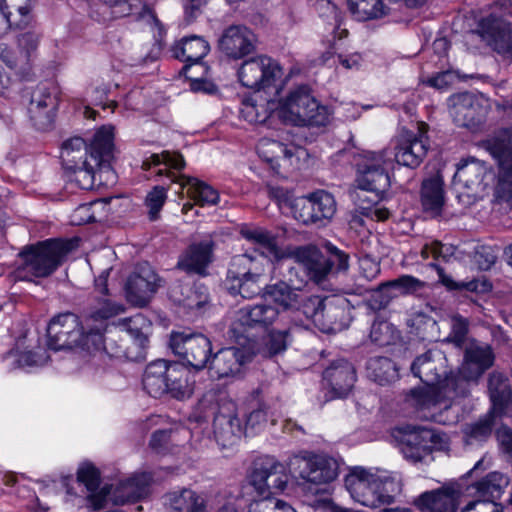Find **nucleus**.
<instances>
[{
  "label": "nucleus",
  "instance_id": "54",
  "mask_svg": "<svg viewBox=\"0 0 512 512\" xmlns=\"http://www.w3.org/2000/svg\"><path fill=\"white\" fill-rule=\"evenodd\" d=\"M465 254L472 258L480 270H489L496 262L495 249L487 245L472 244L464 247Z\"/></svg>",
  "mask_w": 512,
  "mask_h": 512
},
{
  "label": "nucleus",
  "instance_id": "13",
  "mask_svg": "<svg viewBox=\"0 0 512 512\" xmlns=\"http://www.w3.org/2000/svg\"><path fill=\"white\" fill-rule=\"evenodd\" d=\"M152 481L153 476L149 472L135 474L121 482L112 495L107 487H104L98 494H92L90 502L96 510L105 508L108 500H112L116 505L136 502L149 495Z\"/></svg>",
  "mask_w": 512,
  "mask_h": 512
},
{
  "label": "nucleus",
  "instance_id": "1",
  "mask_svg": "<svg viewBox=\"0 0 512 512\" xmlns=\"http://www.w3.org/2000/svg\"><path fill=\"white\" fill-rule=\"evenodd\" d=\"M494 353L489 345H474L466 349L465 361L457 373H450L445 384L438 390H413L409 400L429 421L450 425L457 421L452 409L457 398L469 396L471 386L494 363Z\"/></svg>",
  "mask_w": 512,
  "mask_h": 512
},
{
  "label": "nucleus",
  "instance_id": "32",
  "mask_svg": "<svg viewBox=\"0 0 512 512\" xmlns=\"http://www.w3.org/2000/svg\"><path fill=\"white\" fill-rule=\"evenodd\" d=\"M29 0H0V37L11 27L24 28L30 23Z\"/></svg>",
  "mask_w": 512,
  "mask_h": 512
},
{
  "label": "nucleus",
  "instance_id": "38",
  "mask_svg": "<svg viewBox=\"0 0 512 512\" xmlns=\"http://www.w3.org/2000/svg\"><path fill=\"white\" fill-rule=\"evenodd\" d=\"M421 205L425 213L431 217L441 214L444 205L443 180L439 175L422 182Z\"/></svg>",
  "mask_w": 512,
  "mask_h": 512
},
{
  "label": "nucleus",
  "instance_id": "46",
  "mask_svg": "<svg viewBox=\"0 0 512 512\" xmlns=\"http://www.w3.org/2000/svg\"><path fill=\"white\" fill-rule=\"evenodd\" d=\"M348 5L359 21L380 18L388 13V8L382 0H348Z\"/></svg>",
  "mask_w": 512,
  "mask_h": 512
},
{
  "label": "nucleus",
  "instance_id": "5",
  "mask_svg": "<svg viewBox=\"0 0 512 512\" xmlns=\"http://www.w3.org/2000/svg\"><path fill=\"white\" fill-rule=\"evenodd\" d=\"M113 128L103 126L95 133L90 144V160L88 165L66 169L70 172L69 181L83 190L94 187L96 175L100 182H113L115 174L111 166L113 159Z\"/></svg>",
  "mask_w": 512,
  "mask_h": 512
},
{
  "label": "nucleus",
  "instance_id": "30",
  "mask_svg": "<svg viewBox=\"0 0 512 512\" xmlns=\"http://www.w3.org/2000/svg\"><path fill=\"white\" fill-rule=\"evenodd\" d=\"M425 287V282L411 275H401L396 279L382 282L372 289V300L378 308L386 307L395 296L390 291H398L402 295L415 294Z\"/></svg>",
  "mask_w": 512,
  "mask_h": 512
},
{
  "label": "nucleus",
  "instance_id": "19",
  "mask_svg": "<svg viewBox=\"0 0 512 512\" xmlns=\"http://www.w3.org/2000/svg\"><path fill=\"white\" fill-rule=\"evenodd\" d=\"M158 280L157 274L148 263L138 264L125 284L128 302L137 307L146 306L157 291Z\"/></svg>",
  "mask_w": 512,
  "mask_h": 512
},
{
  "label": "nucleus",
  "instance_id": "59",
  "mask_svg": "<svg viewBox=\"0 0 512 512\" xmlns=\"http://www.w3.org/2000/svg\"><path fill=\"white\" fill-rule=\"evenodd\" d=\"M335 57L340 65L347 70L359 69L362 56L359 53H336V51H327L321 57V63L327 64L331 58Z\"/></svg>",
  "mask_w": 512,
  "mask_h": 512
},
{
  "label": "nucleus",
  "instance_id": "63",
  "mask_svg": "<svg viewBox=\"0 0 512 512\" xmlns=\"http://www.w3.org/2000/svg\"><path fill=\"white\" fill-rule=\"evenodd\" d=\"M39 34L34 30L21 33L18 36V48L22 55L28 56V64L30 65L31 56L36 51L39 44Z\"/></svg>",
  "mask_w": 512,
  "mask_h": 512
},
{
  "label": "nucleus",
  "instance_id": "39",
  "mask_svg": "<svg viewBox=\"0 0 512 512\" xmlns=\"http://www.w3.org/2000/svg\"><path fill=\"white\" fill-rule=\"evenodd\" d=\"M169 365V361L158 359L151 362L145 369L143 387L154 398L161 397L167 392Z\"/></svg>",
  "mask_w": 512,
  "mask_h": 512
},
{
  "label": "nucleus",
  "instance_id": "57",
  "mask_svg": "<svg viewBox=\"0 0 512 512\" xmlns=\"http://www.w3.org/2000/svg\"><path fill=\"white\" fill-rule=\"evenodd\" d=\"M324 304V299L320 296H309L305 299H301L299 296V304L295 309L303 313L307 319H310L316 326L321 320V310Z\"/></svg>",
  "mask_w": 512,
  "mask_h": 512
},
{
  "label": "nucleus",
  "instance_id": "7",
  "mask_svg": "<svg viewBox=\"0 0 512 512\" xmlns=\"http://www.w3.org/2000/svg\"><path fill=\"white\" fill-rule=\"evenodd\" d=\"M195 414L199 422L213 417L214 435L223 447L236 444L245 434L237 406L232 400L221 398L216 401L214 395H206L199 401Z\"/></svg>",
  "mask_w": 512,
  "mask_h": 512
},
{
  "label": "nucleus",
  "instance_id": "22",
  "mask_svg": "<svg viewBox=\"0 0 512 512\" xmlns=\"http://www.w3.org/2000/svg\"><path fill=\"white\" fill-rule=\"evenodd\" d=\"M256 41V35L246 26L232 25L223 31L218 47L229 58L241 59L255 50Z\"/></svg>",
  "mask_w": 512,
  "mask_h": 512
},
{
  "label": "nucleus",
  "instance_id": "35",
  "mask_svg": "<svg viewBox=\"0 0 512 512\" xmlns=\"http://www.w3.org/2000/svg\"><path fill=\"white\" fill-rule=\"evenodd\" d=\"M163 499L168 512H207L204 498L188 488L168 492Z\"/></svg>",
  "mask_w": 512,
  "mask_h": 512
},
{
  "label": "nucleus",
  "instance_id": "16",
  "mask_svg": "<svg viewBox=\"0 0 512 512\" xmlns=\"http://www.w3.org/2000/svg\"><path fill=\"white\" fill-rule=\"evenodd\" d=\"M281 76L282 69L278 62L266 55L245 60L238 70L241 84L257 91L274 86Z\"/></svg>",
  "mask_w": 512,
  "mask_h": 512
},
{
  "label": "nucleus",
  "instance_id": "52",
  "mask_svg": "<svg viewBox=\"0 0 512 512\" xmlns=\"http://www.w3.org/2000/svg\"><path fill=\"white\" fill-rule=\"evenodd\" d=\"M257 153L269 163H274L281 158L289 159L293 156L292 151L284 144L268 138H263L258 142Z\"/></svg>",
  "mask_w": 512,
  "mask_h": 512
},
{
  "label": "nucleus",
  "instance_id": "40",
  "mask_svg": "<svg viewBox=\"0 0 512 512\" xmlns=\"http://www.w3.org/2000/svg\"><path fill=\"white\" fill-rule=\"evenodd\" d=\"M123 327L133 341L136 350L135 355H131L135 360L145 358V350L148 343V331L150 330V321L142 314L138 313L133 317L123 320Z\"/></svg>",
  "mask_w": 512,
  "mask_h": 512
},
{
  "label": "nucleus",
  "instance_id": "8",
  "mask_svg": "<svg viewBox=\"0 0 512 512\" xmlns=\"http://www.w3.org/2000/svg\"><path fill=\"white\" fill-rule=\"evenodd\" d=\"M391 164L385 150L360 154L355 160L357 187L374 194L376 201L382 200L391 185L388 173Z\"/></svg>",
  "mask_w": 512,
  "mask_h": 512
},
{
  "label": "nucleus",
  "instance_id": "4",
  "mask_svg": "<svg viewBox=\"0 0 512 512\" xmlns=\"http://www.w3.org/2000/svg\"><path fill=\"white\" fill-rule=\"evenodd\" d=\"M74 248L73 240L47 239L25 246L18 254L15 275L19 280L33 281L53 274Z\"/></svg>",
  "mask_w": 512,
  "mask_h": 512
},
{
  "label": "nucleus",
  "instance_id": "53",
  "mask_svg": "<svg viewBox=\"0 0 512 512\" xmlns=\"http://www.w3.org/2000/svg\"><path fill=\"white\" fill-rule=\"evenodd\" d=\"M170 297L174 302L188 308H200L205 302V297L200 296L198 292L188 284H174L170 288Z\"/></svg>",
  "mask_w": 512,
  "mask_h": 512
},
{
  "label": "nucleus",
  "instance_id": "49",
  "mask_svg": "<svg viewBox=\"0 0 512 512\" xmlns=\"http://www.w3.org/2000/svg\"><path fill=\"white\" fill-rule=\"evenodd\" d=\"M320 253L319 249L313 245L294 248L291 255L298 263V266L291 267L288 271L289 275L295 276L298 279L301 277L306 279L307 268L318 259Z\"/></svg>",
  "mask_w": 512,
  "mask_h": 512
},
{
  "label": "nucleus",
  "instance_id": "47",
  "mask_svg": "<svg viewBox=\"0 0 512 512\" xmlns=\"http://www.w3.org/2000/svg\"><path fill=\"white\" fill-rule=\"evenodd\" d=\"M263 388L258 387L253 391V397L259 401L257 408L253 409L246 418L244 428L245 434H255L261 431L269 419V406L263 402L261 395Z\"/></svg>",
  "mask_w": 512,
  "mask_h": 512
},
{
  "label": "nucleus",
  "instance_id": "12",
  "mask_svg": "<svg viewBox=\"0 0 512 512\" xmlns=\"http://www.w3.org/2000/svg\"><path fill=\"white\" fill-rule=\"evenodd\" d=\"M169 347L176 356L196 370L207 367L212 357V343L201 333L172 332Z\"/></svg>",
  "mask_w": 512,
  "mask_h": 512
},
{
  "label": "nucleus",
  "instance_id": "11",
  "mask_svg": "<svg viewBox=\"0 0 512 512\" xmlns=\"http://www.w3.org/2000/svg\"><path fill=\"white\" fill-rule=\"evenodd\" d=\"M487 150L497 161L494 196L498 202H512V131L504 130L487 141Z\"/></svg>",
  "mask_w": 512,
  "mask_h": 512
},
{
  "label": "nucleus",
  "instance_id": "31",
  "mask_svg": "<svg viewBox=\"0 0 512 512\" xmlns=\"http://www.w3.org/2000/svg\"><path fill=\"white\" fill-rule=\"evenodd\" d=\"M164 173H166L171 182L178 183L182 188H186L187 194L198 204L204 206L216 205L218 203V192L208 184L190 176L176 175L166 169H158L156 172L159 176L164 175Z\"/></svg>",
  "mask_w": 512,
  "mask_h": 512
},
{
  "label": "nucleus",
  "instance_id": "25",
  "mask_svg": "<svg viewBox=\"0 0 512 512\" xmlns=\"http://www.w3.org/2000/svg\"><path fill=\"white\" fill-rule=\"evenodd\" d=\"M213 249L211 240L192 243L180 254L176 267L190 275L205 276L213 259Z\"/></svg>",
  "mask_w": 512,
  "mask_h": 512
},
{
  "label": "nucleus",
  "instance_id": "33",
  "mask_svg": "<svg viewBox=\"0 0 512 512\" xmlns=\"http://www.w3.org/2000/svg\"><path fill=\"white\" fill-rule=\"evenodd\" d=\"M210 51V45L203 37L190 35L183 37L171 47L174 58L185 62L183 69L199 64Z\"/></svg>",
  "mask_w": 512,
  "mask_h": 512
},
{
  "label": "nucleus",
  "instance_id": "28",
  "mask_svg": "<svg viewBox=\"0 0 512 512\" xmlns=\"http://www.w3.org/2000/svg\"><path fill=\"white\" fill-rule=\"evenodd\" d=\"M323 381L335 397H346L356 381L354 366L345 359L333 361L323 372Z\"/></svg>",
  "mask_w": 512,
  "mask_h": 512
},
{
  "label": "nucleus",
  "instance_id": "2",
  "mask_svg": "<svg viewBox=\"0 0 512 512\" xmlns=\"http://www.w3.org/2000/svg\"><path fill=\"white\" fill-rule=\"evenodd\" d=\"M241 235L257 245L260 253L234 256L229 264L225 286L231 294L250 299L261 294V281L265 275L267 258L279 259L282 251L276 236L263 228H242Z\"/></svg>",
  "mask_w": 512,
  "mask_h": 512
},
{
  "label": "nucleus",
  "instance_id": "58",
  "mask_svg": "<svg viewBox=\"0 0 512 512\" xmlns=\"http://www.w3.org/2000/svg\"><path fill=\"white\" fill-rule=\"evenodd\" d=\"M284 465L274 459V466L269 471L267 481V498L272 494L283 492L288 484V476L285 473Z\"/></svg>",
  "mask_w": 512,
  "mask_h": 512
},
{
  "label": "nucleus",
  "instance_id": "3",
  "mask_svg": "<svg viewBox=\"0 0 512 512\" xmlns=\"http://www.w3.org/2000/svg\"><path fill=\"white\" fill-rule=\"evenodd\" d=\"M345 486L351 497L366 507L389 505L402 491V477L398 472L372 473L355 467L345 477Z\"/></svg>",
  "mask_w": 512,
  "mask_h": 512
},
{
  "label": "nucleus",
  "instance_id": "41",
  "mask_svg": "<svg viewBox=\"0 0 512 512\" xmlns=\"http://www.w3.org/2000/svg\"><path fill=\"white\" fill-rule=\"evenodd\" d=\"M167 392L173 398L183 400L193 394V383L189 381L187 369L178 362H170L167 376Z\"/></svg>",
  "mask_w": 512,
  "mask_h": 512
},
{
  "label": "nucleus",
  "instance_id": "45",
  "mask_svg": "<svg viewBox=\"0 0 512 512\" xmlns=\"http://www.w3.org/2000/svg\"><path fill=\"white\" fill-rule=\"evenodd\" d=\"M494 416L487 414L479 420L467 423L462 429L463 440L467 445L485 442L492 434Z\"/></svg>",
  "mask_w": 512,
  "mask_h": 512
},
{
  "label": "nucleus",
  "instance_id": "55",
  "mask_svg": "<svg viewBox=\"0 0 512 512\" xmlns=\"http://www.w3.org/2000/svg\"><path fill=\"white\" fill-rule=\"evenodd\" d=\"M161 164L175 170H182L186 166L182 154L178 152L163 151L161 154H151L146 158L142 163V168L144 170H148Z\"/></svg>",
  "mask_w": 512,
  "mask_h": 512
},
{
  "label": "nucleus",
  "instance_id": "50",
  "mask_svg": "<svg viewBox=\"0 0 512 512\" xmlns=\"http://www.w3.org/2000/svg\"><path fill=\"white\" fill-rule=\"evenodd\" d=\"M274 466L273 458H264L254 462L252 471L249 475V484L255 489L262 499H267V481L269 471Z\"/></svg>",
  "mask_w": 512,
  "mask_h": 512
},
{
  "label": "nucleus",
  "instance_id": "61",
  "mask_svg": "<svg viewBox=\"0 0 512 512\" xmlns=\"http://www.w3.org/2000/svg\"><path fill=\"white\" fill-rule=\"evenodd\" d=\"M166 198V189L162 186H156L148 193L145 203L149 208V216L151 220L157 219Z\"/></svg>",
  "mask_w": 512,
  "mask_h": 512
},
{
  "label": "nucleus",
  "instance_id": "62",
  "mask_svg": "<svg viewBox=\"0 0 512 512\" xmlns=\"http://www.w3.org/2000/svg\"><path fill=\"white\" fill-rule=\"evenodd\" d=\"M77 479L86 486L88 491L94 492L100 484V473L92 464H84L78 470Z\"/></svg>",
  "mask_w": 512,
  "mask_h": 512
},
{
  "label": "nucleus",
  "instance_id": "43",
  "mask_svg": "<svg viewBox=\"0 0 512 512\" xmlns=\"http://www.w3.org/2000/svg\"><path fill=\"white\" fill-rule=\"evenodd\" d=\"M60 158L64 169L75 168L79 164L88 165L90 146L81 137H73L62 144Z\"/></svg>",
  "mask_w": 512,
  "mask_h": 512
},
{
  "label": "nucleus",
  "instance_id": "24",
  "mask_svg": "<svg viewBox=\"0 0 512 512\" xmlns=\"http://www.w3.org/2000/svg\"><path fill=\"white\" fill-rule=\"evenodd\" d=\"M250 353L238 347H226L218 350L209 362V369L218 379L236 377L250 362Z\"/></svg>",
  "mask_w": 512,
  "mask_h": 512
},
{
  "label": "nucleus",
  "instance_id": "9",
  "mask_svg": "<svg viewBox=\"0 0 512 512\" xmlns=\"http://www.w3.org/2000/svg\"><path fill=\"white\" fill-rule=\"evenodd\" d=\"M281 115L297 126H325L329 111L310 94L307 86L292 90L281 104Z\"/></svg>",
  "mask_w": 512,
  "mask_h": 512
},
{
  "label": "nucleus",
  "instance_id": "18",
  "mask_svg": "<svg viewBox=\"0 0 512 512\" xmlns=\"http://www.w3.org/2000/svg\"><path fill=\"white\" fill-rule=\"evenodd\" d=\"M291 207L295 218L309 224L331 219L336 211V202L332 194L318 190L294 199Z\"/></svg>",
  "mask_w": 512,
  "mask_h": 512
},
{
  "label": "nucleus",
  "instance_id": "29",
  "mask_svg": "<svg viewBox=\"0 0 512 512\" xmlns=\"http://www.w3.org/2000/svg\"><path fill=\"white\" fill-rule=\"evenodd\" d=\"M294 276L289 275V283L286 281H278L274 284L265 285L261 287V292L265 297L270 298L275 304L283 309V314L288 310L295 309L299 304L298 290L306 283V279L293 278Z\"/></svg>",
  "mask_w": 512,
  "mask_h": 512
},
{
  "label": "nucleus",
  "instance_id": "20",
  "mask_svg": "<svg viewBox=\"0 0 512 512\" xmlns=\"http://www.w3.org/2000/svg\"><path fill=\"white\" fill-rule=\"evenodd\" d=\"M429 149L426 132L418 127L417 132L403 131L395 148V161L403 166L415 169L424 160Z\"/></svg>",
  "mask_w": 512,
  "mask_h": 512
},
{
  "label": "nucleus",
  "instance_id": "37",
  "mask_svg": "<svg viewBox=\"0 0 512 512\" xmlns=\"http://www.w3.org/2000/svg\"><path fill=\"white\" fill-rule=\"evenodd\" d=\"M346 300L343 298H325L321 310V320L317 326L326 333L341 330L346 320Z\"/></svg>",
  "mask_w": 512,
  "mask_h": 512
},
{
  "label": "nucleus",
  "instance_id": "36",
  "mask_svg": "<svg viewBox=\"0 0 512 512\" xmlns=\"http://www.w3.org/2000/svg\"><path fill=\"white\" fill-rule=\"evenodd\" d=\"M488 170L489 168L484 161L471 157L457 165L454 181L462 184L467 189L477 190L483 185Z\"/></svg>",
  "mask_w": 512,
  "mask_h": 512
},
{
  "label": "nucleus",
  "instance_id": "6",
  "mask_svg": "<svg viewBox=\"0 0 512 512\" xmlns=\"http://www.w3.org/2000/svg\"><path fill=\"white\" fill-rule=\"evenodd\" d=\"M47 345L54 351L81 347L90 350L100 348L103 344L102 328H90L86 322L83 325L79 317L71 312L55 316L47 327Z\"/></svg>",
  "mask_w": 512,
  "mask_h": 512
},
{
  "label": "nucleus",
  "instance_id": "23",
  "mask_svg": "<svg viewBox=\"0 0 512 512\" xmlns=\"http://www.w3.org/2000/svg\"><path fill=\"white\" fill-rule=\"evenodd\" d=\"M479 31L488 44L504 59H512V28L510 23L489 16L479 22Z\"/></svg>",
  "mask_w": 512,
  "mask_h": 512
},
{
  "label": "nucleus",
  "instance_id": "42",
  "mask_svg": "<svg viewBox=\"0 0 512 512\" xmlns=\"http://www.w3.org/2000/svg\"><path fill=\"white\" fill-rule=\"evenodd\" d=\"M366 371L368 378L381 386L394 383L399 378L396 363L388 357H371L367 361Z\"/></svg>",
  "mask_w": 512,
  "mask_h": 512
},
{
  "label": "nucleus",
  "instance_id": "64",
  "mask_svg": "<svg viewBox=\"0 0 512 512\" xmlns=\"http://www.w3.org/2000/svg\"><path fill=\"white\" fill-rule=\"evenodd\" d=\"M329 256L327 259L331 261V268L337 272L346 271L349 267V256L344 251L338 249L332 244L326 245Z\"/></svg>",
  "mask_w": 512,
  "mask_h": 512
},
{
  "label": "nucleus",
  "instance_id": "56",
  "mask_svg": "<svg viewBox=\"0 0 512 512\" xmlns=\"http://www.w3.org/2000/svg\"><path fill=\"white\" fill-rule=\"evenodd\" d=\"M0 61L10 69L25 72L29 68L28 56L22 55L5 43H0Z\"/></svg>",
  "mask_w": 512,
  "mask_h": 512
},
{
  "label": "nucleus",
  "instance_id": "17",
  "mask_svg": "<svg viewBox=\"0 0 512 512\" xmlns=\"http://www.w3.org/2000/svg\"><path fill=\"white\" fill-rule=\"evenodd\" d=\"M58 107V88L51 82L40 83L31 92L28 113L38 130L48 129Z\"/></svg>",
  "mask_w": 512,
  "mask_h": 512
},
{
  "label": "nucleus",
  "instance_id": "27",
  "mask_svg": "<svg viewBox=\"0 0 512 512\" xmlns=\"http://www.w3.org/2000/svg\"><path fill=\"white\" fill-rule=\"evenodd\" d=\"M450 115L459 127L474 128L482 122V107L478 99L469 92L451 97Z\"/></svg>",
  "mask_w": 512,
  "mask_h": 512
},
{
  "label": "nucleus",
  "instance_id": "14",
  "mask_svg": "<svg viewBox=\"0 0 512 512\" xmlns=\"http://www.w3.org/2000/svg\"><path fill=\"white\" fill-rule=\"evenodd\" d=\"M445 357L440 351L428 350L424 354L415 358L411 364V372L418 377L426 387L411 389L406 395V402L415 408L419 416L427 420L422 412L409 400L413 390H438L445 384L446 379L450 376L446 374L444 367Z\"/></svg>",
  "mask_w": 512,
  "mask_h": 512
},
{
  "label": "nucleus",
  "instance_id": "21",
  "mask_svg": "<svg viewBox=\"0 0 512 512\" xmlns=\"http://www.w3.org/2000/svg\"><path fill=\"white\" fill-rule=\"evenodd\" d=\"M284 320V314L275 306L267 303L246 305L236 311L235 324L247 329L268 331L272 326Z\"/></svg>",
  "mask_w": 512,
  "mask_h": 512
},
{
  "label": "nucleus",
  "instance_id": "26",
  "mask_svg": "<svg viewBox=\"0 0 512 512\" xmlns=\"http://www.w3.org/2000/svg\"><path fill=\"white\" fill-rule=\"evenodd\" d=\"M461 494L458 485H445L422 493L417 500V505L422 512H456Z\"/></svg>",
  "mask_w": 512,
  "mask_h": 512
},
{
  "label": "nucleus",
  "instance_id": "34",
  "mask_svg": "<svg viewBox=\"0 0 512 512\" xmlns=\"http://www.w3.org/2000/svg\"><path fill=\"white\" fill-rule=\"evenodd\" d=\"M488 391L494 410L499 414L512 413V387L507 376L492 372L488 379Z\"/></svg>",
  "mask_w": 512,
  "mask_h": 512
},
{
  "label": "nucleus",
  "instance_id": "48",
  "mask_svg": "<svg viewBox=\"0 0 512 512\" xmlns=\"http://www.w3.org/2000/svg\"><path fill=\"white\" fill-rule=\"evenodd\" d=\"M508 478L500 472H491L483 479L476 482L473 487L477 494L484 500L493 501L492 498L500 496L503 489L508 485Z\"/></svg>",
  "mask_w": 512,
  "mask_h": 512
},
{
  "label": "nucleus",
  "instance_id": "51",
  "mask_svg": "<svg viewBox=\"0 0 512 512\" xmlns=\"http://www.w3.org/2000/svg\"><path fill=\"white\" fill-rule=\"evenodd\" d=\"M292 329L293 327L291 325H287L282 328L269 330L265 342V349L269 356H274L287 350L292 342Z\"/></svg>",
  "mask_w": 512,
  "mask_h": 512
},
{
  "label": "nucleus",
  "instance_id": "15",
  "mask_svg": "<svg viewBox=\"0 0 512 512\" xmlns=\"http://www.w3.org/2000/svg\"><path fill=\"white\" fill-rule=\"evenodd\" d=\"M446 444L445 435L426 427H406L400 437L403 456L413 463L422 462L434 449Z\"/></svg>",
  "mask_w": 512,
  "mask_h": 512
},
{
  "label": "nucleus",
  "instance_id": "44",
  "mask_svg": "<svg viewBox=\"0 0 512 512\" xmlns=\"http://www.w3.org/2000/svg\"><path fill=\"white\" fill-rule=\"evenodd\" d=\"M125 311V307L123 304L117 303L113 301L111 298L107 296H101L95 298L91 303L88 312V318L86 322L90 321L97 322L95 325H90V328L101 327L104 329V321L117 316Z\"/></svg>",
  "mask_w": 512,
  "mask_h": 512
},
{
  "label": "nucleus",
  "instance_id": "10",
  "mask_svg": "<svg viewBox=\"0 0 512 512\" xmlns=\"http://www.w3.org/2000/svg\"><path fill=\"white\" fill-rule=\"evenodd\" d=\"M299 485L312 494L327 492V485L339 475V462L326 454H311L295 458Z\"/></svg>",
  "mask_w": 512,
  "mask_h": 512
},
{
  "label": "nucleus",
  "instance_id": "60",
  "mask_svg": "<svg viewBox=\"0 0 512 512\" xmlns=\"http://www.w3.org/2000/svg\"><path fill=\"white\" fill-rule=\"evenodd\" d=\"M331 261L320 253L318 259L314 261L306 270V276L316 283H321L331 272Z\"/></svg>",
  "mask_w": 512,
  "mask_h": 512
}]
</instances>
